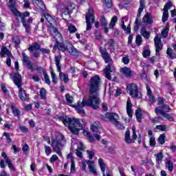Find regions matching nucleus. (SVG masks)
<instances>
[{
  "label": "nucleus",
  "mask_w": 176,
  "mask_h": 176,
  "mask_svg": "<svg viewBox=\"0 0 176 176\" xmlns=\"http://www.w3.org/2000/svg\"><path fill=\"white\" fill-rule=\"evenodd\" d=\"M164 118H166V119H168V120H170V122H173L174 120V118H173V117H171V116H170V114H168L165 112V113H164Z\"/></svg>",
  "instance_id": "62"
},
{
  "label": "nucleus",
  "mask_w": 176,
  "mask_h": 176,
  "mask_svg": "<svg viewBox=\"0 0 176 176\" xmlns=\"http://www.w3.org/2000/svg\"><path fill=\"white\" fill-rule=\"evenodd\" d=\"M120 72H122V75H124V76H126V78H130V76H133V72H131L130 68L127 67L121 68Z\"/></svg>",
  "instance_id": "19"
},
{
  "label": "nucleus",
  "mask_w": 176,
  "mask_h": 176,
  "mask_svg": "<svg viewBox=\"0 0 176 176\" xmlns=\"http://www.w3.org/2000/svg\"><path fill=\"white\" fill-rule=\"evenodd\" d=\"M87 164L88 165L90 173L94 174V175H97V170H96V168H94V161L88 160L87 162Z\"/></svg>",
  "instance_id": "20"
},
{
  "label": "nucleus",
  "mask_w": 176,
  "mask_h": 176,
  "mask_svg": "<svg viewBox=\"0 0 176 176\" xmlns=\"http://www.w3.org/2000/svg\"><path fill=\"white\" fill-rule=\"evenodd\" d=\"M166 166L168 168V171H173L174 170V164H173V162L170 160L167 161Z\"/></svg>",
  "instance_id": "43"
},
{
  "label": "nucleus",
  "mask_w": 176,
  "mask_h": 176,
  "mask_svg": "<svg viewBox=\"0 0 176 176\" xmlns=\"http://www.w3.org/2000/svg\"><path fill=\"white\" fill-rule=\"evenodd\" d=\"M83 134L84 135H85V137H87L89 138V142H94V138L91 136V135L90 134V132L86 130H84Z\"/></svg>",
  "instance_id": "35"
},
{
  "label": "nucleus",
  "mask_w": 176,
  "mask_h": 176,
  "mask_svg": "<svg viewBox=\"0 0 176 176\" xmlns=\"http://www.w3.org/2000/svg\"><path fill=\"white\" fill-rule=\"evenodd\" d=\"M87 153L89 156V159H90V160H92L93 157H94V152L87 150Z\"/></svg>",
  "instance_id": "61"
},
{
  "label": "nucleus",
  "mask_w": 176,
  "mask_h": 176,
  "mask_svg": "<svg viewBox=\"0 0 176 176\" xmlns=\"http://www.w3.org/2000/svg\"><path fill=\"white\" fill-rule=\"evenodd\" d=\"M155 129L157 130H161V131H168L169 127L168 125H157Z\"/></svg>",
  "instance_id": "36"
},
{
  "label": "nucleus",
  "mask_w": 176,
  "mask_h": 176,
  "mask_svg": "<svg viewBox=\"0 0 176 176\" xmlns=\"http://www.w3.org/2000/svg\"><path fill=\"white\" fill-rule=\"evenodd\" d=\"M63 123L68 127L69 130L72 133L78 135L79 134V130L83 129L85 124L81 123L79 119L67 118V116L61 118Z\"/></svg>",
  "instance_id": "2"
},
{
  "label": "nucleus",
  "mask_w": 176,
  "mask_h": 176,
  "mask_svg": "<svg viewBox=\"0 0 176 176\" xmlns=\"http://www.w3.org/2000/svg\"><path fill=\"white\" fill-rule=\"evenodd\" d=\"M116 118V119H119V115H118L116 113H106L104 116H101L102 120H104V122H108V120H110V122H113V119Z\"/></svg>",
  "instance_id": "11"
},
{
  "label": "nucleus",
  "mask_w": 176,
  "mask_h": 176,
  "mask_svg": "<svg viewBox=\"0 0 176 176\" xmlns=\"http://www.w3.org/2000/svg\"><path fill=\"white\" fill-rule=\"evenodd\" d=\"M12 113H14V116L19 118L20 116V110H18L17 108L12 106Z\"/></svg>",
  "instance_id": "48"
},
{
  "label": "nucleus",
  "mask_w": 176,
  "mask_h": 176,
  "mask_svg": "<svg viewBox=\"0 0 176 176\" xmlns=\"http://www.w3.org/2000/svg\"><path fill=\"white\" fill-rule=\"evenodd\" d=\"M40 96L41 100H46V89L45 88H42L40 90Z\"/></svg>",
  "instance_id": "45"
},
{
  "label": "nucleus",
  "mask_w": 176,
  "mask_h": 176,
  "mask_svg": "<svg viewBox=\"0 0 176 176\" xmlns=\"http://www.w3.org/2000/svg\"><path fill=\"white\" fill-rule=\"evenodd\" d=\"M171 6H173V3H171V2H168V3L164 6V10H166V12H168V9H170V8H171Z\"/></svg>",
  "instance_id": "63"
},
{
  "label": "nucleus",
  "mask_w": 176,
  "mask_h": 176,
  "mask_svg": "<svg viewBox=\"0 0 176 176\" xmlns=\"http://www.w3.org/2000/svg\"><path fill=\"white\" fill-rule=\"evenodd\" d=\"M132 108H133V104H131V100H130V98H129L126 102V112L129 118H133Z\"/></svg>",
  "instance_id": "18"
},
{
  "label": "nucleus",
  "mask_w": 176,
  "mask_h": 176,
  "mask_svg": "<svg viewBox=\"0 0 176 176\" xmlns=\"http://www.w3.org/2000/svg\"><path fill=\"white\" fill-rule=\"evenodd\" d=\"M162 36L163 38H167L168 36V27H166L164 30L162 31Z\"/></svg>",
  "instance_id": "51"
},
{
  "label": "nucleus",
  "mask_w": 176,
  "mask_h": 176,
  "mask_svg": "<svg viewBox=\"0 0 176 176\" xmlns=\"http://www.w3.org/2000/svg\"><path fill=\"white\" fill-rule=\"evenodd\" d=\"M142 23H145L146 24H152V23H153L152 14L147 12L142 19Z\"/></svg>",
  "instance_id": "17"
},
{
  "label": "nucleus",
  "mask_w": 176,
  "mask_h": 176,
  "mask_svg": "<svg viewBox=\"0 0 176 176\" xmlns=\"http://www.w3.org/2000/svg\"><path fill=\"white\" fill-rule=\"evenodd\" d=\"M145 8V0H140V8L138 11V17H140L141 13H142V11L144 10V8Z\"/></svg>",
  "instance_id": "25"
},
{
  "label": "nucleus",
  "mask_w": 176,
  "mask_h": 176,
  "mask_svg": "<svg viewBox=\"0 0 176 176\" xmlns=\"http://www.w3.org/2000/svg\"><path fill=\"white\" fill-rule=\"evenodd\" d=\"M59 76L60 78V80H63V82H65V83H67L68 82V75L61 72L59 73Z\"/></svg>",
  "instance_id": "38"
},
{
  "label": "nucleus",
  "mask_w": 176,
  "mask_h": 176,
  "mask_svg": "<svg viewBox=\"0 0 176 176\" xmlns=\"http://www.w3.org/2000/svg\"><path fill=\"white\" fill-rule=\"evenodd\" d=\"M100 52L102 54V57L104 58V62L106 64H108L107 66L104 69V75L107 78V79H109V80H111L112 79V77H111V72H115V67L113 66V61L112 60V58H111V56L107 52L106 49H101L100 48Z\"/></svg>",
  "instance_id": "3"
},
{
  "label": "nucleus",
  "mask_w": 176,
  "mask_h": 176,
  "mask_svg": "<svg viewBox=\"0 0 176 176\" xmlns=\"http://www.w3.org/2000/svg\"><path fill=\"white\" fill-rule=\"evenodd\" d=\"M71 13L65 7L61 9V16L65 21H71Z\"/></svg>",
  "instance_id": "13"
},
{
  "label": "nucleus",
  "mask_w": 176,
  "mask_h": 176,
  "mask_svg": "<svg viewBox=\"0 0 176 176\" xmlns=\"http://www.w3.org/2000/svg\"><path fill=\"white\" fill-rule=\"evenodd\" d=\"M67 52L69 53V54H71V56H74V57H79V51H78V50H76V48H75L72 44L69 45Z\"/></svg>",
  "instance_id": "21"
},
{
  "label": "nucleus",
  "mask_w": 176,
  "mask_h": 176,
  "mask_svg": "<svg viewBox=\"0 0 176 176\" xmlns=\"http://www.w3.org/2000/svg\"><path fill=\"white\" fill-rule=\"evenodd\" d=\"M13 58V55L12 56H8L7 60H6V65L8 67H11L12 65V59Z\"/></svg>",
  "instance_id": "59"
},
{
  "label": "nucleus",
  "mask_w": 176,
  "mask_h": 176,
  "mask_svg": "<svg viewBox=\"0 0 176 176\" xmlns=\"http://www.w3.org/2000/svg\"><path fill=\"white\" fill-rule=\"evenodd\" d=\"M15 14L16 16H19L21 18V21L25 29V32L30 34V32L31 31V29L30 28V24L27 23V21L25 20V17H29L30 12H25L21 13L19 11H16V13H15Z\"/></svg>",
  "instance_id": "7"
},
{
  "label": "nucleus",
  "mask_w": 176,
  "mask_h": 176,
  "mask_svg": "<svg viewBox=\"0 0 176 176\" xmlns=\"http://www.w3.org/2000/svg\"><path fill=\"white\" fill-rule=\"evenodd\" d=\"M135 43L137 46H141L142 45V36L141 35L136 36Z\"/></svg>",
  "instance_id": "39"
},
{
  "label": "nucleus",
  "mask_w": 176,
  "mask_h": 176,
  "mask_svg": "<svg viewBox=\"0 0 176 176\" xmlns=\"http://www.w3.org/2000/svg\"><path fill=\"white\" fill-rule=\"evenodd\" d=\"M45 147V153L46 155H47V156H49V155H50V153H52V148L49 146H44Z\"/></svg>",
  "instance_id": "55"
},
{
  "label": "nucleus",
  "mask_w": 176,
  "mask_h": 176,
  "mask_svg": "<svg viewBox=\"0 0 176 176\" xmlns=\"http://www.w3.org/2000/svg\"><path fill=\"white\" fill-rule=\"evenodd\" d=\"M3 135L5 138H6L7 142L10 143L12 142V138H10V134L8 132H4Z\"/></svg>",
  "instance_id": "54"
},
{
  "label": "nucleus",
  "mask_w": 176,
  "mask_h": 176,
  "mask_svg": "<svg viewBox=\"0 0 176 176\" xmlns=\"http://www.w3.org/2000/svg\"><path fill=\"white\" fill-rule=\"evenodd\" d=\"M124 21H129V18L127 16L123 17L122 20V30L126 33V34H130L131 32V23H129L127 27L126 28V25H124Z\"/></svg>",
  "instance_id": "15"
},
{
  "label": "nucleus",
  "mask_w": 176,
  "mask_h": 176,
  "mask_svg": "<svg viewBox=\"0 0 176 176\" xmlns=\"http://www.w3.org/2000/svg\"><path fill=\"white\" fill-rule=\"evenodd\" d=\"M133 135L132 139L130 138V130L127 129L125 133V142L126 144H133L135 140H137V131L135 129V126H132Z\"/></svg>",
  "instance_id": "9"
},
{
  "label": "nucleus",
  "mask_w": 176,
  "mask_h": 176,
  "mask_svg": "<svg viewBox=\"0 0 176 176\" xmlns=\"http://www.w3.org/2000/svg\"><path fill=\"white\" fill-rule=\"evenodd\" d=\"M154 43L155 47L156 56H160V52L163 50V44H162V38L157 34L154 38Z\"/></svg>",
  "instance_id": "10"
},
{
  "label": "nucleus",
  "mask_w": 176,
  "mask_h": 176,
  "mask_svg": "<svg viewBox=\"0 0 176 176\" xmlns=\"http://www.w3.org/2000/svg\"><path fill=\"white\" fill-rule=\"evenodd\" d=\"M12 42L15 44L16 47H20V46L19 45H20V43H21V40L20 39V38H19V36H13Z\"/></svg>",
  "instance_id": "33"
},
{
  "label": "nucleus",
  "mask_w": 176,
  "mask_h": 176,
  "mask_svg": "<svg viewBox=\"0 0 176 176\" xmlns=\"http://www.w3.org/2000/svg\"><path fill=\"white\" fill-rule=\"evenodd\" d=\"M61 60V55H58V56H55V59H54V61H55V64H60V61Z\"/></svg>",
  "instance_id": "64"
},
{
  "label": "nucleus",
  "mask_w": 176,
  "mask_h": 176,
  "mask_svg": "<svg viewBox=\"0 0 176 176\" xmlns=\"http://www.w3.org/2000/svg\"><path fill=\"white\" fill-rule=\"evenodd\" d=\"M14 83L19 87V98L21 101H27L28 100V95L25 91L21 89V75L19 73H15L12 78Z\"/></svg>",
  "instance_id": "5"
},
{
  "label": "nucleus",
  "mask_w": 176,
  "mask_h": 176,
  "mask_svg": "<svg viewBox=\"0 0 176 176\" xmlns=\"http://www.w3.org/2000/svg\"><path fill=\"white\" fill-rule=\"evenodd\" d=\"M35 3L42 10H45V9H46V8L45 7V3H43V1L42 0H36Z\"/></svg>",
  "instance_id": "37"
},
{
  "label": "nucleus",
  "mask_w": 176,
  "mask_h": 176,
  "mask_svg": "<svg viewBox=\"0 0 176 176\" xmlns=\"http://www.w3.org/2000/svg\"><path fill=\"white\" fill-rule=\"evenodd\" d=\"M22 57L23 65H26L28 69H30V71H34V67L31 64V61H30V58L28 57V56H27V54H25V52L22 53Z\"/></svg>",
  "instance_id": "12"
},
{
  "label": "nucleus",
  "mask_w": 176,
  "mask_h": 176,
  "mask_svg": "<svg viewBox=\"0 0 176 176\" xmlns=\"http://www.w3.org/2000/svg\"><path fill=\"white\" fill-rule=\"evenodd\" d=\"M160 120H163L162 119V117H155L151 119V122L152 123H159L160 122Z\"/></svg>",
  "instance_id": "60"
},
{
  "label": "nucleus",
  "mask_w": 176,
  "mask_h": 176,
  "mask_svg": "<svg viewBox=\"0 0 176 176\" xmlns=\"http://www.w3.org/2000/svg\"><path fill=\"white\" fill-rule=\"evenodd\" d=\"M104 8L110 9L112 8V0H104Z\"/></svg>",
  "instance_id": "42"
},
{
  "label": "nucleus",
  "mask_w": 176,
  "mask_h": 176,
  "mask_svg": "<svg viewBox=\"0 0 176 176\" xmlns=\"http://www.w3.org/2000/svg\"><path fill=\"white\" fill-rule=\"evenodd\" d=\"M116 22H118V16H113L111 19V23L109 24V28H112L113 27H115V24H116Z\"/></svg>",
  "instance_id": "44"
},
{
  "label": "nucleus",
  "mask_w": 176,
  "mask_h": 176,
  "mask_svg": "<svg viewBox=\"0 0 176 176\" xmlns=\"http://www.w3.org/2000/svg\"><path fill=\"white\" fill-rule=\"evenodd\" d=\"M65 143L66 142L64 138V135L61 133H56V138L52 140V147L54 152L59 156H63V154L61 153V148L65 145Z\"/></svg>",
  "instance_id": "4"
},
{
  "label": "nucleus",
  "mask_w": 176,
  "mask_h": 176,
  "mask_svg": "<svg viewBox=\"0 0 176 176\" xmlns=\"http://www.w3.org/2000/svg\"><path fill=\"white\" fill-rule=\"evenodd\" d=\"M8 8L13 12V13H17L16 10V3L14 1H9Z\"/></svg>",
  "instance_id": "32"
},
{
  "label": "nucleus",
  "mask_w": 176,
  "mask_h": 176,
  "mask_svg": "<svg viewBox=\"0 0 176 176\" xmlns=\"http://www.w3.org/2000/svg\"><path fill=\"white\" fill-rule=\"evenodd\" d=\"M65 8H66L70 13H72L74 9L76 8V5H75L74 3H69L67 6Z\"/></svg>",
  "instance_id": "41"
},
{
  "label": "nucleus",
  "mask_w": 176,
  "mask_h": 176,
  "mask_svg": "<svg viewBox=\"0 0 176 176\" xmlns=\"http://www.w3.org/2000/svg\"><path fill=\"white\" fill-rule=\"evenodd\" d=\"M65 98H66V101H67V102H68V104H72V101H74V97L70 96L69 94H66Z\"/></svg>",
  "instance_id": "52"
},
{
  "label": "nucleus",
  "mask_w": 176,
  "mask_h": 176,
  "mask_svg": "<svg viewBox=\"0 0 176 176\" xmlns=\"http://www.w3.org/2000/svg\"><path fill=\"white\" fill-rule=\"evenodd\" d=\"M166 54L169 56L170 58H175V56H173V50L171 48L167 49Z\"/></svg>",
  "instance_id": "56"
},
{
  "label": "nucleus",
  "mask_w": 176,
  "mask_h": 176,
  "mask_svg": "<svg viewBox=\"0 0 176 176\" xmlns=\"http://www.w3.org/2000/svg\"><path fill=\"white\" fill-rule=\"evenodd\" d=\"M100 23L104 30L105 34L108 33V28H107V25H108V22H107V19H105V16H102L100 17Z\"/></svg>",
  "instance_id": "24"
},
{
  "label": "nucleus",
  "mask_w": 176,
  "mask_h": 176,
  "mask_svg": "<svg viewBox=\"0 0 176 176\" xmlns=\"http://www.w3.org/2000/svg\"><path fill=\"white\" fill-rule=\"evenodd\" d=\"M155 113H156V115H162V116L164 115V113H166V111H164V107H155Z\"/></svg>",
  "instance_id": "31"
},
{
  "label": "nucleus",
  "mask_w": 176,
  "mask_h": 176,
  "mask_svg": "<svg viewBox=\"0 0 176 176\" xmlns=\"http://www.w3.org/2000/svg\"><path fill=\"white\" fill-rule=\"evenodd\" d=\"M91 130L94 131V133H98L100 134V122H95L91 127Z\"/></svg>",
  "instance_id": "26"
},
{
  "label": "nucleus",
  "mask_w": 176,
  "mask_h": 176,
  "mask_svg": "<svg viewBox=\"0 0 176 176\" xmlns=\"http://www.w3.org/2000/svg\"><path fill=\"white\" fill-rule=\"evenodd\" d=\"M50 25L48 28V30L52 35V36L56 35V32H58L57 28L53 25V23H50Z\"/></svg>",
  "instance_id": "30"
},
{
  "label": "nucleus",
  "mask_w": 176,
  "mask_h": 176,
  "mask_svg": "<svg viewBox=\"0 0 176 176\" xmlns=\"http://www.w3.org/2000/svg\"><path fill=\"white\" fill-rule=\"evenodd\" d=\"M140 34L143 36L146 39H149L151 36V32L146 31V28L144 26L142 27L140 30Z\"/></svg>",
  "instance_id": "23"
},
{
  "label": "nucleus",
  "mask_w": 176,
  "mask_h": 176,
  "mask_svg": "<svg viewBox=\"0 0 176 176\" xmlns=\"http://www.w3.org/2000/svg\"><path fill=\"white\" fill-rule=\"evenodd\" d=\"M51 69V76L52 78V82L53 83H57V76L56 75V73H54V70H53L52 67H50Z\"/></svg>",
  "instance_id": "40"
},
{
  "label": "nucleus",
  "mask_w": 176,
  "mask_h": 176,
  "mask_svg": "<svg viewBox=\"0 0 176 176\" xmlns=\"http://www.w3.org/2000/svg\"><path fill=\"white\" fill-rule=\"evenodd\" d=\"M43 75L45 83H47V85H50V78H49V76L47 75L46 71H43Z\"/></svg>",
  "instance_id": "50"
},
{
  "label": "nucleus",
  "mask_w": 176,
  "mask_h": 176,
  "mask_svg": "<svg viewBox=\"0 0 176 176\" xmlns=\"http://www.w3.org/2000/svg\"><path fill=\"white\" fill-rule=\"evenodd\" d=\"M164 138H166V134L163 133L160 135L158 138V142H160V144H161V145H163V144H164Z\"/></svg>",
  "instance_id": "49"
},
{
  "label": "nucleus",
  "mask_w": 176,
  "mask_h": 176,
  "mask_svg": "<svg viewBox=\"0 0 176 176\" xmlns=\"http://www.w3.org/2000/svg\"><path fill=\"white\" fill-rule=\"evenodd\" d=\"M29 52H34V50L37 51L41 50V45L39 43L35 42L33 43L32 45H29V47L28 48Z\"/></svg>",
  "instance_id": "22"
},
{
  "label": "nucleus",
  "mask_w": 176,
  "mask_h": 176,
  "mask_svg": "<svg viewBox=\"0 0 176 176\" xmlns=\"http://www.w3.org/2000/svg\"><path fill=\"white\" fill-rule=\"evenodd\" d=\"M149 142L151 146H155L156 145V140L153 136H151V138H150Z\"/></svg>",
  "instance_id": "57"
},
{
  "label": "nucleus",
  "mask_w": 176,
  "mask_h": 176,
  "mask_svg": "<svg viewBox=\"0 0 176 176\" xmlns=\"http://www.w3.org/2000/svg\"><path fill=\"white\" fill-rule=\"evenodd\" d=\"M70 45H71V43H68L67 41H65L63 43H56L55 45V46H57V47L61 52H67V51L68 52Z\"/></svg>",
  "instance_id": "14"
},
{
  "label": "nucleus",
  "mask_w": 176,
  "mask_h": 176,
  "mask_svg": "<svg viewBox=\"0 0 176 176\" xmlns=\"http://www.w3.org/2000/svg\"><path fill=\"white\" fill-rule=\"evenodd\" d=\"M52 37L55 40L56 44L63 42V36L58 32H56V34H54Z\"/></svg>",
  "instance_id": "28"
},
{
  "label": "nucleus",
  "mask_w": 176,
  "mask_h": 176,
  "mask_svg": "<svg viewBox=\"0 0 176 176\" xmlns=\"http://www.w3.org/2000/svg\"><path fill=\"white\" fill-rule=\"evenodd\" d=\"M135 116L138 122H139V123H141L142 122V118L141 117L142 116V111H141V109H138L135 111Z\"/></svg>",
  "instance_id": "29"
},
{
  "label": "nucleus",
  "mask_w": 176,
  "mask_h": 176,
  "mask_svg": "<svg viewBox=\"0 0 176 176\" xmlns=\"http://www.w3.org/2000/svg\"><path fill=\"white\" fill-rule=\"evenodd\" d=\"M93 13V8H89L88 12L85 16L87 31H90V30H91V24H93V23H94L96 20V18H94V14Z\"/></svg>",
  "instance_id": "8"
},
{
  "label": "nucleus",
  "mask_w": 176,
  "mask_h": 176,
  "mask_svg": "<svg viewBox=\"0 0 176 176\" xmlns=\"http://www.w3.org/2000/svg\"><path fill=\"white\" fill-rule=\"evenodd\" d=\"M127 93L133 97V98H141L142 94L138 91V87L135 83L129 84L126 87Z\"/></svg>",
  "instance_id": "6"
},
{
  "label": "nucleus",
  "mask_w": 176,
  "mask_h": 176,
  "mask_svg": "<svg viewBox=\"0 0 176 176\" xmlns=\"http://www.w3.org/2000/svg\"><path fill=\"white\" fill-rule=\"evenodd\" d=\"M68 30L71 34H74V32H76L77 31L76 28L73 25H69Z\"/></svg>",
  "instance_id": "53"
},
{
  "label": "nucleus",
  "mask_w": 176,
  "mask_h": 176,
  "mask_svg": "<svg viewBox=\"0 0 176 176\" xmlns=\"http://www.w3.org/2000/svg\"><path fill=\"white\" fill-rule=\"evenodd\" d=\"M142 56L145 58L149 57L151 56V51L149 50H145L143 51Z\"/></svg>",
  "instance_id": "58"
},
{
  "label": "nucleus",
  "mask_w": 176,
  "mask_h": 176,
  "mask_svg": "<svg viewBox=\"0 0 176 176\" xmlns=\"http://www.w3.org/2000/svg\"><path fill=\"white\" fill-rule=\"evenodd\" d=\"M98 164L99 166L100 167L101 171L102 173H105V163H104V161L102 160V159L100 158L98 160Z\"/></svg>",
  "instance_id": "34"
},
{
  "label": "nucleus",
  "mask_w": 176,
  "mask_h": 176,
  "mask_svg": "<svg viewBox=\"0 0 176 176\" xmlns=\"http://www.w3.org/2000/svg\"><path fill=\"white\" fill-rule=\"evenodd\" d=\"M88 99L83 98L82 102H78L77 105H73V108H76L77 113L85 116V109L83 107H91L93 109H98L101 100H100V87L101 86V78L99 76H94L89 80Z\"/></svg>",
  "instance_id": "1"
},
{
  "label": "nucleus",
  "mask_w": 176,
  "mask_h": 176,
  "mask_svg": "<svg viewBox=\"0 0 176 176\" xmlns=\"http://www.w3.org/2000/svg\"><path fill=\"white\" fill-rule=\"evenodd\" d=\"M168 11L164 10L163 16H162L163 23H166V21L168 20Z\"/></svg>",
  "instance_id": "47"
},
{
  "label": "nucleus",
  "mask_w": 176,
  "mask_h": 176,
  "mask_svg": "<svg viewBox=\"0 0 176 176\" xmlns=\"http://www.w3.org/2000/svg\"><path fill=\"white\" fill-rule=\"evenodd\" d=\"M0 56L1 57L3 58L7 56L8 57H12V52L9 50H8V47H6L5 45H3L0 52Z\"/></svg>",
  "instance_id": "16"
},
{
  "label": "nucleus",
  "mask_w": 176,
  "mask_h": 176,
  "mask_svg": "<svg viewBox=\"0 0 176 176\" xmlns=\"http://www.w3.org/2000/svg\"><path fill=\"white\" fill-rule=\"evenodd\" d=\"M162 160H163V153H160L156 156V162L158 164H160V163H162Z\"/></svg>",
  "instance_id": "46"
},
{
  "label": "nucleus",
  "mask_w": 176,
  "mask_h": 176,
  "mask_svg": "<svg viewBox=\"0 0 176 176\" xmlns=\"http://www.w3.org/2000/svg\"><path fill=\"white\" fill-rule=\"evenodd\" d=\"M118 120H119V119H116V118H114L112 123L115 124V126H116L117 129H120V130H124V125H123V124L120 123V122Z\"/></svg>",
  "instance_id": "27"
}]
</instances>
